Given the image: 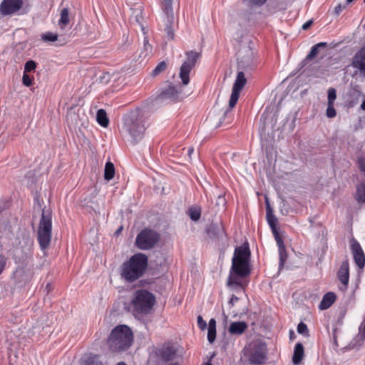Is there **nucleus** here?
I'll return each instance as SVG.
<instances>
[{
	"label": "nucleus",
	"instance_id": "1",
	"mask_svg": "<svg viewBox=\"0 0 365 365\" xmlns=\"http://www.w3.org/2000/svg\"><path fill=\"white\" fill-rule=\"evenodd\" d=\"M250 257L251 252L247 242L235 248L227 279V284L228 287L245 289L244 284L239 281V278H244L250 275L251 272L250 267Z\"/></svg>",
	"mask_w": 365,
	"mask_h": 365
},
{
	"label": "nucleus",
	"instance_id": "2",
	"mask_svg": "<svg viewBox=\"0 0 365 365\" xmlns=\"http://www.w3.org/2000/svg\"><path fill=\"white\" fill-rule=\"evenodd\" d=\"M148 266V256L143 253H136L120 266L121 278L127 282H134L144 275Z\"/></svg>",
	"mask_w": 365,
	"mask_h": 365
},
{
	"label": "nucleus",
	"instance_id": "3",
	"mask_svg": "<svg viewBox=\"0 0 365 365\" xmlns=\"http://www.w3.org/2000/svg\"><path fill=\"white\" fill-rule=\"evenodd\" d=\"M133 335L131 329L126 325H118L111 331L108 345L110 351L120 352L127 350L132 344Z\"/></svg>",
	"mask_w": 365,
	"mask_h": 365
},
{
	"label": "nucleus",
	"instance_id": "4",
	"mask_svg": "<svg viewBox=\"0 0 365 365\" xmlns=\"http://www.w3.org/2000/svg\"><path fill=\"white\" fill-rule=\"evenodd\" d=\"M155 303V297L146 289L136 290L131 300L132 312L135 316H145L150 312Z\"/></svg>",
	"mask_w": 365,
	"mask_h": 365
},
{
	"label": "nucleus",
	"instance_id": "5",
	"mask_svg": "<svg viewBox=\"0 0 365 365\" xmlns=\"http://www.w3.org/2000/svg\"><path fill=\"white\" fill-rule=\"evenodd\" d=\"M52 216L49 210H42L39 227L37 232V240L42 250L47 249L51 240Z\"/></svg>",
	"mask_w": 365,
	"mask_h": 365
},
{
	"label": "nucleus",
	"instance_id": "6",
	"mask_svg": "<svg viewBox=\"0 0 365 365\" xmlns=\"http://www.w3.org/2000/svg\"><path fill=\"white\" fill-rule=\"evenodd\" d=\"M123 129L130 135L134 144L139 142L144 135L145 127L144 120L136 114H131L124 118Z\"/></svg>",
	"mask_w": 365,
	"mask_h": 365
},
{
	"label": "nucleus",
	"instance_id": "7",
	"mask_svg": "<svg viewBox=\"0 0 365 365\" xmlns=\"http://www.w3.org/2000/svg\"><path fill=\"white\" fill-rule=\"evenodd\" d=\"M255 43L251 40L246 46H242L237 53L238 65L242 68L252 70L257 64Z\"/></svg>",
	"mask_w": 365,
	"mask_h": 365
},
{
	"label": "nucleus",
	"instance_id": "8",
	"mask_svg": "<svg viewBox=\"0 0 365 365\" xmlns=\"http://www.w3.org/2000/svg\"><path fill=\"white\" fill-rule=\"evenodd\" d=\"M255 43L251 40L246 46H242L237 53L238 65L242 68L252 70L257 64Z\"/></svg>",
	"mask_w": 365,
	"mask_h": 365
},
{
	"label": "nucleus",
	"instance_id": "9",
	"mask_svg": "<svg viewBox=\"0 0 365 365\" xmlns=\"http://www.w3.org/2000/svg\"><path fill=\"white\" fill-rule=\"evenodd\" d=\"M160 239V234L154 230L144 228L138 235L135 239V245L141 250L153 249Z\"/></svg>",
	"mask_w": 365,
	"mask_h": 365
},
{
	"label": "nucleus",
	"instance_id": "10",
	"mask_svg": "<svg viewBox=\"0 0 365 365\" xmlns=\"http://www.w3.org/2000/svg\"><path fill=\"white\" fill-rule=\"evenodd\" d=\"M186 60L182 63L180 69V78L183 85L186 86L190 82V73L195 66L197 61L201 57V53L190 51L185 53Z\"/></svg>",
	"mask_w": 365,
	"mask_h": 365
},
{
	"label": "nucleus",
	"instance_id": "11",
	"mask_svg": "<svg viewBox=\"0 0 365 365\" xmlns=\"http://www.w3.org/2000/svg\"><path fill=\"white\" fill-rule=\"evenodd\" d=\"M33 245L34 241L29 235H22L14 250L15 259L24 262L30 257L32 255Z\"/></svg>",
	"mask_w": 365,
	"mask_h": 365
},
{
	"label": "nucleus",
	"instance_id": "12",
	"mask_svg": "<svg viewBox=\"0 0 365 365\" xmlns=\"http://www.w3.org/2000/svg\"><path fill=\"white\" fill-rule=\"evenodd\" d=\"M267 346L258 342L254 344L250 351L248 360L251 364H262L267 360Z\"/></svg>",
	"mask_w": 365,
	"mask_h": 365
},
{
	"label": "nucleus",
	"instance_id": "13",
	"mask_svg": "<svg viewBox=\"0 0 365 365\" xmlns=\"http://www.w3.org/2000/svg\"><path fill=\"white\" fill-rule=\"evenodd\" d=\"M350 250L356 264L359 268H364L365 266V255L359 242L354 238L350 240Z\"/></svg>",
	"mask_w": 365,
	"mask_h": 365
},
{
	"label": "nucleus",
	"instance_id": "14",
	"mask_svg": "<svg viewBox=\"0 0 365 365\" xmlns=\"http://www.w3.org/2000/svg\"><path fill=\"white\" fill-rule=\"evenodd\" d=\"M22 5V0H4L0 5V11L3 15H10L18 11Z\"/></svg>",
	"mask_w": 365,
	"mask_h": 365
},
{
	"label": "nucleus",
	"instance_id": "15",
	"mask_svg": "<svg viewBox=\"0 0 365 365\" xmlns=\"http://www.w3.org/2000/svg\"><path fill=\"white\" fill-rule=\"evenodd\" d=\"M351 66L357 68L360 71V74L365 77V46L354 54Z\"/></svg>",
	"mask_w": 365,
	"mask_h": 365
},
{
	"label": "nucleus",
	"instance_id": "16",
	"mask_svg": "<svg viewBox=\"0 0 365 365\" xmlns=\"http://www.w3.org/2000/svg\"><path fill=\"white\" fill-rule=\"evenodd\" d=\"M233 114L232 110L226 108L223 110L222 116L220 118L218 123L215 125L216 128L223 127L226 128L232 121Z\"/></svg>",
	"mask_w": 365,
	"mask_h": 365
},
{
	"label": "nucleus",
	"instance_id": "17",
	"mask_svg": "<svg viewBox=\"0 0 365 365\" xmlns=\"http://www.w3.org/2000/svg\"><path fill=\"white\" fill-rule=\"evenodd\" d=\"M206 232L210 238L218 239L225 233L222 225H217V223H212L207 228Z\"/></svg>",
	"mask_w": 365,
	"mask_h": 365
},
{
	"label": "nucleus",
	"instance_id": "18",
	"mask_svg": "<svg viewBox=\"0 0 365 365\" xmlns=\"http://www.w3.org/2000/svg\"><path fill=\"white\" fill-rule=\"evenodd\" d=\"M338 278L346 289L349 279V262L347 261H344L341 263L338 272Z\"/></svg>",
	"mask_w": 365,
	"mask_h": 365
},
{
	"label": "nucleus",
	"instance_id": "19",
	"mask_svg": "<svg viewBox=\"0 0 365 365\" xmlns=\"http://www.w3.org/2000/svg\"><path fill=\"white\" fill-rule=\"evenodd\" d=\"M248 325L245 322H234L229 327L228 331L232 335H241L247 329Z\"/></svg>",
	"mask_w": 365,
	"mask_h": 365
},
{
	"label": "nucleus",
	"instance_id": "20",
	"mask_svg": "<svg viewBox=\"0 0 365 365\" xmlns=\"http://www.w3.org/2000/svg\"><path fill=\"white\" fill-rule=\"evenodd\" d=\"M326 42H320L314 45L306 58L300 63L301 68L305 66L307 61L313 59L319 53V48L327 47Z\"/></svg>",
	"mask_w": 365,
	"mask_h": 365
},
{
	"label": "nucleus",
	"instance_id": "21",
	"mask_svg": "<svg viewBox=\"0 0 365 365\" xmlns=\"http://www.w3.org/2000/svg\"><path fill=\"white\" fill-rule=\"evenodd\" d=\"M336 300V294L334 292L326 293L319 304L320 310H325L329 308Z\"/></svg>",
	"mask_w": 365,
	"mask_h": 365
},
{
	"label": "nucleus",
	"instance_id": "22",
	"mask_svg": "<svg viewBox=\"0 0 365 365\" xmlns=\"http://www.w3.org/2000/svg\"><path fill=\"white\" fill-rule=\"evenodd\" d=\"M266 218L271 230L277 228V218L274 215L273 210L267 200L266 201Z\"/></svg>",
	"mask_w": 365,
	"mask_h": 365
},
{
	"label": "nucleus",
	"instance_id": "23",
	"mask_svg": "<svg viewBox=\"0 0 365 365\" xmlns=\"http://www.w3.org/2000/svg\"><path fill=\"white\" fill-rule=\"evenodd\" d=\"M304 355V346L302 343H297L292 356V362L297 365L301 363Z\"/></svg>",
	"mask_w": 365,
	"mask_h": 365
},
{
	"label": "nucleus",
	"instance_id": "24",
	"mask_svg": "<svg viewBox=\"0 0 365 365\" xmlns=\"http://www.w3.org/2000/svg\"><path fill=\"white\" fill-rule=\"evenodd\" d=\"M178 96V91L175 86L170 85L168 88L162 91L160 97L163 99L175 100Z\"/></svg>",
	"mask_w": 365,
	"mask_h": 365
},
{
	"label": "nucleus",
	"instance_id": "25",
	"mask_svg": "<svg viewBox=\"0 0 365 365\" xmlns=\"http://www.w3.org/2000/svg\"><path fill=\"white\" fill-rule=\"evenodd\" d=\"M162 9L166 19L174 20L172 0H163Z\"/></svg>",
	"mask_w": 365,
	"mask_h": 365
},
{
	"label": "nucleus",
	"instance_id": "26",
	"mask_svg": "<svg viewBox=\"0 0 365 365\" xmlns=\"http://www.w3.org/2000/svg\"><path fill=\"white\" fill-rule=\"evenodd\" d=\"M246 81L244 73L242 71L238 72L232 90L240 92L245 86Z\"/></svg>",
	"mask_w": 365,
	"mask_h": 365
},
{
	"label": "nucleus",
	"instance_id": "27",
	"mask_svg": "<svg viewBox=\"0 0 365 365\" xmlns=\"http://www.w3.org/2000/svg\"><path fill=\"white\" fill-rule=\"evenodd\" d=\"M361 95V91L356 87L352 88L349 93V106L354 107L355 105H356Z\"/></svg>",
	"mask_w": 365,
	"mask_h": 365
},
{
	"label": "nucleus",
	"instance_id": "28",
	"mask_svg": "<svg viewBox=\"0 0 365 365\" xmlns=\"http://www.w3.org/2000/svg\"><path fill=\"white\" fill-rule=\"evenodd\" d=\"M175 354V351L171 346L163 348L160 351V356L164 361H170L173 360Z\"/></svg>",
	"mask_w": 365,
	"mask_h": 365
},
{
	"label": "nucleus",
	"instance_id": "29",
	"mask_svg": "<svg viewBox=\"0 0 365 365\" xmlns=\"http://www.w3.org/2000/svg\"><path fill=\"white\" fill-rule=\"evenodd\" d=\"M69 11L68 8H63L61 10L60 19L58 21V26L61 29H65L69 24Z\"/></svg>",
	"mask_w": 365,
	"mask_h": 365
},
{
	"label": "nucleus",
	"instance_id": "30",
	"mask_svg": "<svg viewBox=\"0 0 365 365\" xmlns=\"http://www.w3.org/2000/svg\"><path fill=\"white\" fill-rule=\"evenodd\" d=\"M96 120L102 127L106 128L109 124V120L105 110L99 109L96 114Z\"/></svg>",
	"mask_w": 365,
	"mask_h": 365
},
{
	"label": "nucleus",
	"instance_id": "31",
	"mask_svg": "<svg viewBox=\"0 0 365 365\" xmlns=\"http://www.w3.org/2000/svg\"><path fill=\"white\" fill-rule=\"evenodd\" d=\"M115 175V167L113 163L108 161L106 163L104 178L107 181L112 180Z\"/></svg>",
	"mask_w": 365,
	"mask_h": 365
},
{
	"label": "nucleus",
	"instance_id": "32",
	"mask_svg": "<svg viewBox=\"0 0 365 365\" xmlns=\"http://www.w3.org/2000/svg\"><path fill=\"white\" fill-rule=\"evenodd\" d=\"M355 199L359 202H365V182L357 185Z\"/></svg>",
	"mask_w": 365,
	"mask_h": 365
},
{
	"label": "nucleus",
	"instance_id": "33",
	"mask_svg": "<svg viewBox=\"0 0 365 365\" xmlns=\"http://www.w3.org/2000/svg\"><path fill=\"white\" fill-rule=\"evenodd\" d=\"M187 215L192 221H197L201 217V209L198 207H191L187 210Z\"/></svg>",
	"mask_w": 365,
	"mask_h": 365
},
{
	"label": "nucleus",
	"instance_id": "34",
	"mask_svg": "<svg viewBox=\"0 0 365 365\" xmlns=\"http://www.w3.org/2000/svg\"><path fill=\"white\" fill-rule=\"evenodd\" d=\"M152 51L153 46L149 43L148 38L145 37L143 41V48H142L141 52L140 53V57H147L152 53Z\"/></svg>",
	"mask_w": 365,
	"mask_h": 365
},
{
	"label": "nucleus",
	"instance_id": "35",
	"mask_svg": "<svg viewBox=\"0 0 365 365\" xmlns=\"http://www.w3.org/2000/svg\"><path fill=\"white\" fill-rule=\"evenodd\" d=\"M278 250H279V270H281L283 269L284 263L287 259V253L285 246L278 247Z\"/></svg>",
	"mask_w": 365,
	"mask_h": 365
},
{
	"label": "nucleus",
	"instance_id": "36",
	"mask_svg": "<svg viewBox=\"0 0 365 365\" xmlns=\"http://www.w3.org/2000/svg\"><path fill=\"white\" fill-rule=\"evenodd\" d=\"M167 68V63L165 61L159 63L155 68L153 70L151 75L153 76H157L162 72H163Z\"/></svg>",
	"mask_w": 365,
	"mask_h": 365
},
{
	"label": "nucleus",
	"instance_id": "37",
	"mask_svg": "<svg viewBox=\"0 0 365 365\" xmlns=\"http://www.w3.org/2000/svg\"><path fill=\"white\" fill-rule=\"evenodd\" d=\"M58 34L52 32H46L41 36V39L45 42H54L58 39Z\"/></svg>",
	"mask_w": 365,
	"mask_h": 365
},
{
	"label": "nucleus",
	"instance_id": "38",
	"mask_svg": "<svg viewBox=\"0 0 365 365\" xmlns=\"http://www.w3.org/2000/svg\"><path fill=\"white\" fill-rule=\"evenodd\" d=\"M240 93V92L232 90L231 96L229 101V108L230 110H232V108H234L237 104V102L239 99Z\"/></svg>",
	"mask_w": 365,
	"mask_h": 365
},
{
	"label": "nucleus",
	"instance_id": "39",
	"mask_svg": "<svg viewBox=\"0 0 365 365\" xmlns=\"http://www.w3.org/2000/svg\"><path fill=\"white\" fill-rule=\"evenodd\" d=\"M173 23V20L166 19L165 31L167 34V36L169 38L173 39L174 38V31L172 28V24Z\"/></svg>",
	"mask_w": 365,
	"mask_h": 365
},
{
	"label": "nucleus",
	"instance_id": "40",
	"mask_svg": "<svg viewBox=\"0 0 365 365\" xmlns=\"http://www.w3.org/2000/svg\"><path fill=\"white\" fill-rule=\"evenodd\" d=\"M133 14L134 15L135 21L141 26V29H142L143 33L145 34V28L143 27V26L141 23V19H143L141 9H135Z\"/></svg>",
	"mask_w": 365,
	"mask_h": 365
},
{
	"label": "nucleus",
	"instance_id": "41",
	"mask_svg": "<svg viewBox=\"0 0 365 365\" xmlns=\"http://www.w3.org/2000/svg\"><path fill=\"white\" fill-rule=\"evenodd\" d=\"M36 68V63L33 60H29L24 65V73L34 71Z\"/></svg>",
	"mask_w": 365,
	"mask_h": 365
},
{
	"label": "nucleus",
	"instance_id": "42",
	"mask_svg": "<svg viewBox=\"0 0 365 365\" xmlns=\"http://www.w3.org/2000/svg\"><path fill=\"white\" fill-rule=\"evenodd\" d=\"M297 332L304 336H309V330L306 324L300 322L297 326Z\"/></svg>",
	"mask_w": 365,
	"mask_h": 365
},
{
	"label": "nucleus",
	"instance_id": "43",
	"mask_svg": "<svg viewBox=\"0 0 365 365\" xmlns=\"http://www.w3.org/2000/svg\"><path fill=\"white\" fill-rule=\"evenodd\" d=\"M328 101L327 103L334 104V101L336 98V89L334 88H330L328 90V96H327Z\"/></svg>",
	"mask_w": 365,
	"mask_h": 365
},
{
	"label": "nucleus",
	"instance_id": "44",
	"mask_svg": "<svg viewBox=\"0 0 365 365\" xmlns=\"http://www.w3.org/2000/svg\"><path fill=\"white\" fill-rule=\"evenodd\" d=\"M272 232L274 235V239L276 240L278 247L285 246L282 238L281 237V236L279 235V234L278 232L277 228L272 230Z\"/></svg>",
	"mask_w": 365,
	"mask_h": 365
},
{
	"label": "nucleus",
	"instance_id": "45",
	"mask_svg": "<svg viewBox=\"0 0 365 365\" xmlns=\"http://www.w3.org/2000/svg\"><path fill=\"white\" fill-rule=\"evenodd\" d=\"M326 115L329 118H334L336 115V112L334 107V104L327 103Z\"/></svg>",
	"mask_w": 365,
	"mask_h": 365
},
{
	"label": "nucleus",
	"instance_id": "46",
	"mask_svg": "<svg viewBox=\"0 0 365 365\" xmlns=\"http://www.w3.org/2000/svg\"><path fill=\"white\" fill-rule=\"evenodd\" d=\"M34 77H31L26 73H24L22 76L23 84L27 87L31 86L33 84Z\"/></svg>",
	"mask_w": 365,
	"mask_h": 365
},
{
	"label": "nucleus",
	"instance_id": "47",
	"mask_svg": "<svg viewBox=\"0 0 365 365\" xmlns=\"http://www.w3.org/2000/svg\"><path fill=\"white\" fill-rule=\"evenodd\" d=\"M216 338V328H208L207 331V340L208 341L212 344L215 341Z\"/></svg>",
	"mask_w": 365,
	"mask_h": 365
},
{
	"label": "nucleus",
	"instance_id": "48",
	"mask_svg": "<svg viewBox=\"0 0 365 365\" xmlns=\"http://www.w3.org/2000/svg\"><path fill=\"white\" fill-rule=\"evenodd\" d=\"M197 325L202 330H205L207 327V322L203 319L202 317L199 315L197 317Z\"/></svg>",
	"mask_w": 365,
	"mask_h": 365
},
{
	"label": "nucleus",
	"instance_id": "49",
	"mask_svg": "<svg viewBox=\"0 0 365 365\" xmlns=\"http://www.w3.org/2000/svg\"><path fill=\"white\" fill-rule=\"evenodd\" d=\"M348 4H339L338 5H336L334 8V13L336 14V15H339L341 11L346 9V5Z\"/></svg>",
	"mask_w": 365,
	"mask_h": 365
},
{
	"label": "nucleus",
	"instance_id": "50",
	"mask_svg": "<svg viewBox=\"0 0 365 365\" xmlns=\"http://www.w3.org/2000/svg\"><path fill=\"white\" fill-rule=\"evenodd\" d=\"M110 80V75L109 73H104L100 77V81L103 83H108Z\"/></svg>",
	"mask_w": 365,
	"mask_h": 365
},
{
	"label": "nucleus",
	"instance_id": "51",
	"mask_svg": "<svg viewBox=\"0 0 365 365\" xmlns=\"http://www.w3.org/2000/svg\"><path fill=\"white\" fill-rule=\"evenodd\" d=\"M6 264V258L4 256H0V274L5 269Z\"/></svg>",
	"mask_w": 365,
	"mask_h": 365
},
{
	"label": "nucleus",
	"instance_id": "52",
	"mask_svg": "<svg viewBox=\"0 0 365 365\" xmlns=\"http://www.w3.org/2000/svg\"><path fill=\"white\" fill-rule=\"evenodd\" d=\"M217 205H222L224 206L226 204V200L224 196L220 195L217 197Z\"/></svg>",
	"mask_w": 365,
	"mask_h": 365
},
{
	"label": "nucleus",
	"instance_id": "53",
	"mask_svg": "<svg viewBox=\"0 0 365 365\" xmlns=\"http://www.w3.org/2000/svg\"><path fill=\"white\" fill-rule=\"evenodd\" d=\"M313 24V20H309L302 25L303 30L309 29Z\"/></svg>",
	"mask_w": 365,
	"mask_h": 365
},
{
	"label": "nucleus",
	"instance_id": "54",
	"mask_svg": "<svg viewBox=\"0 0 365 365\" xmlns=\"http://www.w3.org/2000/svg\"><path fill=\"white\" fill-rule=\"evenodd\" d=\"M238 300H239V298L233 294L229 301V304H230L232 306H233L234 303L237 302Z\"/></svg>",
	"mask_w": 365,
	"mask_h": 365
},
{
	"label": "nucleus",
	"instance_id": "55",
	"mask_svg": "<svg viewBox=\"0 0 365 365\" xmlns=\"http://www.w3.org/2000/svg\"><path fill=\"white\" fill-rule=\"evenodd\" d=\"M208 328H216V322L214 319H211L209 322Z\"/></svg>",
	"mask_w": 365,
	"mask_h": 365
},
{
	"label": "nucleus",
	"instance_id": "56",
	"mask_svg": "<svg viewBox=\"0 0 365 365\" xmlns=\"http://www.w3.org/2000/svg\"><path fill=\"white\" fill-rule=\"evenodd\" d=\"M194 152V148L192 147H190L187 150V154L189 156L191 155V154Z\"/></svg>",
	"mask_w": 365,
	"mask_h": 365
},
{
	"label": "nucleus",
	"instance_id": "57",
	"mask_svg": "<svg viewBox=\"0 0 365 365\" xmlns=\"http://www.w3.org/2000/svg\"><path fill=\"white\" fill-rule=\"evenodd\" d=\"M334 345L336 346V348L338 347V346H339L336 336H334Z\"/></svg>",
	"mask_w": 365,
	"mask_h": 365
},
{
	"label": "nucleus",
	"instance_id": "58",
	"mask_svg": "<svg viewBox=\"0 0 365 365\" xmlns=\"http://www.w3.org/2000/svg\"><path fill=\"white\" fill-rule=\"evenodd\" d=\"M361 108L365 111V100L362 102L361 105Z\"/></svg>",
	"mask_w": 365,
	"mask_h": 365
},
{
	"label": "nucleus",
	"instance_id": "59",
	"mask_svg": "<svg viewBox=\"0 0 365 365\" xmlns=\"http://www.w3.org/2000/svg\"><path fill=\"white\" fill-rule=\"evenodd\" d=\"M117 365H126V364L123 361L118 362Z\"/></svg>",
	"mask_w": 365,
	"mask_h": 365
},
{
	"label": "nucleus",
	"instance_id": "60",
	"mask_svg": "<svg viewBox=\"0 0 365 365\" xmlns=\"http://www.w3.org/2000/svg\"><path fill=\"white\" fill-rule=\"evenodd\" d=\"M362 336L364 337V339H365V324H364V332H363Z\"/></svg>",
	"mask_w": 365,
	"mask_h": 365
},
{
	"label": "nucleus",
	"instance_id": "61",
	"mask_svg": "<svg viewBox=\"0 0 365 365\" xmlns=\"http://www.w3.org/2000/svg\"><path fill=\"white\" fill-rule=\"evenodd\" d=\"M294 331H290L289 332V334H290V338H292V336H293V334H294Z\"/></svg>",
	"mask_w": 365,
	"mask_h": 365
},
{
	"label": "nucleus",
	"instance_id": "62",
	"mask_svg": "<svg viewBox=\"0 0 365 365\" xmlns=\"http://www.w3.org/2000/svg\"><path fill=\"white\" fill-rule=\"evenodd\" d=\"M202 365H212V364L210 361H208L207 363L203 364Z\"/></svg>",
	"mask_w": 365,
	"mask_h": 365
},
{
	"label": "nucleus",
	"instance_id": "63",
	"mask_svg": "<svg viewBox=\"0 0 365 365\" xmlns=\"http://www.w3.org/2000/svg\"><path fill=\"white\" fill-rule=\"evenodd\" d=\"M123 229V227H120L117 231H116V233L118 234V232H120L121 231V230Z\"/></svg>",
	"mask_w": 365,
	"mask_h": 365
},
{
	"label": "nucleus",
	"instance_id": "64",
	"mask_svg": "<svg viewBox=\"0 0 365 365\" xmlns=\"http://www.w3.org/2000/svg\"><path fill=\"white\" fill-rule=\"evenodd\" d=\"M354 0H346V4H349L351 2H352Z\"/></svg>",
	"mask_w": 365,
	"mask_h": 365
}]
</instances>
